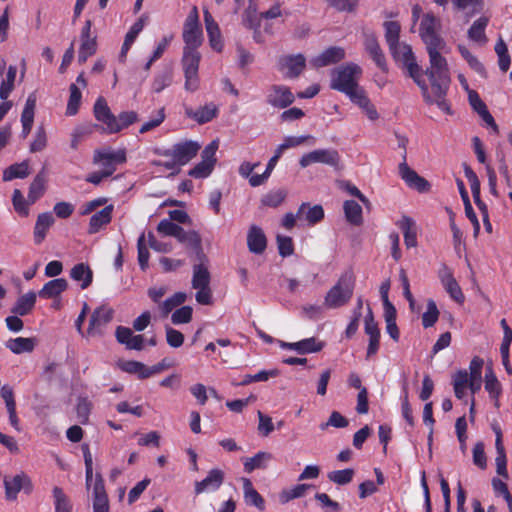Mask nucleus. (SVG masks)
Masks as SVG:
<instances>
[{"instance_id": "f257e3e1", "label": "nucleus", "mask_w": 512, "mask_h": 512, "mask_svg": "<svg viewBox=\"0 0 512 512\" xmlns=\"http://www.w3.org/2000/svg\"><path fill=\"white\" fill-rule=\"evenodd\" d=\"M444 46L428 47L427 52L430 67L423 71L420 67V79L424 82L425 90L420 89L427 104H436L438 108L448 115L453 111L446 99L450 85L449 69L446 59L440 54Z\"/></svg>"}, {"instance_id": "f03ea898", "label": "nucleus", "mask_w": 512, "mask_h": 512, "mask_svg": "<svg viewBox=\"0 0 512 512\" xmlns=\"http://www.w3.org/2000/svg\"><path fill=\"white\" fill-rule=\"evenodd\" d=\"M384 29L385 39L394 60L402 62L408 76L413 79L420 89L425 90L424 82L420 79V66L416 62L411 46L399 42L400 24L397 21H386Z\"/></svg>"}, {"instance_id": "7ed1b4c3", "label": "nucleus", "mask_w": 512, "mask_h": 512, "mask_svg": "<svg viewBox=\"0 0 512 512\" xmlns=\"http://www.w3.org/2000/svg\"><path fill=\"white\" fill-rule=\"evenodd\" d=\"M362 68L354 63L347 62L331 70L329 87L346 95L349 99L362 90L359 80L362 77Z\"/></svg>"}, {"instance_id": "20e7f679", "label": "nucleus", "mask_w": 512, "mask_h": 512, "mask_svg": "<svg viewBox=\"0 0 512 512\" xmlns=\"http://www.w3.org/2000/svg\"><path fill=\"white\" fill-rule=\"evenodd\" d=\"M93 112L96 120L104 125L103 130L108 134L118 133L138 121V114L135 111H123L115 116L102 96L97 98Z\"/></svg>"}, {"instance_id": "39448f33", "label": "nucleus", "mask_w": 512, "mask_h": 512, "mask_svg": "<svg viewBox=\"0 0 512 512\" xmlns=\"http://www.w3.org/2000/svg\"><path fill=\"white\" fill-rule=\"evenodd\" d=\"M210 280V265L207 257L193 260L192 287L197 290L195 298L199 304L208 305L211 303Z\"/></svg>"}, {"instance_id": "423d86ee", "label": "nucleus", "mask_w": 512, "mask_h": 512, "mask_svg": "<svg viewBox=\"0 0 512 512\" xmlns=\"http://www.w3.org/2000/svg\"><path fill=\"white\" fill-rule=\"evenodd\" d=\"M354 291V277L351 272L343 273L336 284L332 286L324 297V306L328 309H337L349 303Z\"/></svg>"}, {"instance_id": "0eeeda50", "label": "nucleus", "mask_w": 512, "mask_h": 512, "mask_svg": "<svg viewBox=\"0 0 512 512\" xmlns=\"http://www.w3.org/2000/svg\"><path fill=\"white\" fill-rule=\"evenodd\" d=\"M182 38L184 42L183 49L199 50L203 43L202 27L196 6L191 9L184 21Z\"/></svg>"}, {"instance_id": "6e6552de", "label": "nucleus", "mask_w": 512, "mask_h": 512, "mask_svg": "<svg viewBox=\"0 0 512 512\" xmlns=\"http://www.w3.org/2000/svg\"><path fill=\"white\" fill-rule=\"evenodd\" d=\"M201 53L199 50L183 49L181 59L182 69L185 76V89L194 92L199 87V64Z\"/></svg>"}, {"instance_id": "1a4fd4ad", "label": "nucleus", "mask_w": 512, "mask_h": 512, "mask_svg": "<svg viewBox=\"0 0 512 512\" xmlns=\"http://www.w3.org/2000/svg\"><path fill=\"white\" fill-rule=\"evenodd\" d=\"M93 162L108 176H111L118 164L126 162L125 149L113 151L110 149H99L94 152Z\"/></svg>"}, {"instance_id": "9d476101", "label": "nucleus", "mask_w": 512, "mask_h": 512, "mask_svg": "<svg viewBox=\"0 0 512 512\" xmlns=\"http://www.w3.org/2000/svg\"><path fill=\"white\" fill-rule=\"evenodd\" d=\"M440 20L432 13L423 15L420 23L419 34L426 48L433 46H445L444 40L439 36Z\"/></svg>"}, {"instance_id": "9b49d317", "label": "nucleus", "mask_w": 512, "mask_h": 512, "mask_svg": "<svg viewBox=\"0 0 512 512\" xmlns=\"http://www.w3.org/2000/svg\"><path fill=\"white\" fill-rule=\"evenodd\" d=\"M265 101L274 109L288 108L295 101V95L290 87L283 84H273L265 92Z\"/></svg>"}, {"instance_id": "f8f14e48", "label": "nucleus", "mask_w": 512, "mask_h": 512, "mask_svg": "<svg viewBox=\"0 0 512 512\" xmlns=\"http://www.w3.org/2000/svg\"><path fill=\"white\" fill-rule=\"evenodd\" d=\"M314 163H322L338 169L340 155L335 149H317L304 154L299 160L302 168H306Z\"/></svg>"}, {"instance_id": "ddd939ff", "label": "nucleus", "mask_w": 512, "mask_h": 512, "mask_svg": "<svg viewBox=\"0 0 512 512\" xmlns=\"http://www.w3.org/2000/svg\"><path fill=\"white\" fill-rule=\"evenodd\" d=\"M200 149V145L191 140L183 141L166 150L164 155L172 158L173 162L178 165H185L194 158Z\"/></svg>"}, {"instance_id": "4468645a", "label": "nucleus", "mask_w": 512, "mask_h": 512, "mask_svg": "<svg viewBox=\"0 0 512 512\" xmlns=\"http://www.w3.org/2000/svg\"><path fill=\"white\" fill-rule=\"evenodd\" d=\"M364 331L369 336L366 357L370 358L377 354L380 347V329L375 321L371 307H367V315L364 319Z\"/></svg>"}, {"instance_id": "2eb2a0df", "label": "nucleus", "mask_w": 512, "mask_h": 512, "mask_svg": "<svg viewBox=\"0 0 512 512\" xmlns=\"http://www.w3.org/2000/svg\"><path fill=\"white\" fill-rule=\"evenodd\" d=\"M306 68V58L303 54L284 55L279 59V70L289 79L299 77Z\"/></svg>"}, {"instance_id": "dca6fc26", "label": "nucleus", "mask_w": 512, "mask_h": 512, "mask_svg": "<svg viewBox=\"0 0 512 512\" xmlns=\"http://www.w3.org/2000/svg\"><path fill=\"white\" fill-rule=\"evenodd\" d=\"M4 487L5 495L8 500H15L21 490L29 494L33 489L30 478L24 473L17 474L13 477H5Z\"/></svg>"}, {"instance_id": "f3484780", "label": "nucleus", "mask_w": 512, "mask_h": 512, "mask_svg": "<svg viewBox=\"0 0 512 512\" xmlns=\"http://www.w3.org/2000/svg\"><path fill=\"white\" fill-rule=\"evenodd\" d=\"M399 174L410 188L416 189L420 193L430 190V183L425 178L418 175L417 172L410 168L407 162H405V154L403 155V161L399 164Z\"/></svg>"}, {"instance_id": "a211bd4d", "label": "nucleus", "mask_w": 512, "mask_h": 512, "mask_svg": "<svg viewBox=\"0 0 512 512\" xmlns=\"http://www.w3.org/2000/svg\"><path fill=\"white\" fill-rule=\"evenodd\" d=\"M113 309L108 306H100L95 309L91 315L87 333L90 336L100 335L103 328L112 320Z\"/></svg>"}, {"instance_id": "6ab92c4d", "label": "nucleus", "mask_w": 512, "mask_h": 512, "mask_svg": "<svg viewBox=\"0 0 512 512\" xmlns=\"http://www.w3.org/2000/svg\"><path fill=\"white\" fill-rule=\"evenodd\" d=\"M216 141L210 143L202 152V161L190 170L189 175L194 178H205L212 172L215 163Z\"/></svg>"}, {"instance_id": "aec40b11", "label": "nucleus", "mask_w": 512, "mask_h": 512, "mask_svg": "<svg viewBox=\"0 0 512 512\" xmlns=\"http://www.w3.org/2000/svg\"><path fill=\"white\" fill-rule=\"evenodd\" d=\"M346 56L345 49L339 46H330L321 54L313 57L310 64L316 68H322L341 62Z\"/></svg>"}, {"instance_id": "412c9836", "label": "nucleus", "mask_w": 512, "mask_h": 512, "mask_svg": "<svg viewBox=\"0 0 512 512\" xmlns=\"http://www.w3.org/2000/svg\"><path fill=\"white\" fill-rule=\"evenodd\" d=\"M439 278L449 296L459 304L465 300L461 287L453 276V273L447 266H443L439 271Z\"/></svg>"}, {"instance_id": "4be33fe9", "label": "nucleus", "mask_w": 512, "mask_h": 512, "mask_svg": "<svg viewBox=\"0 0 512 512\" xmlns=\"http://www.w3.org/2000/svg\"><path fill=\"white\" fill-rule=\"evenodd\" d=\"M364 46L365 50L370 55L376 66L383 72H388V65L385 55L378 43L376 36L373 33L365 34Z\"/></svg>"}, {"instance_id": "5701e85b", "label": "nucleus", "mask_w": 512, "mask_h": 512, "mask_svg": "<svg viewBox=\"0 0 512 512\" xmlns=\"http://www.w3.org/2000/svg\"><path fill=\"white\" fill-rule=\"evenodd\" d=\"M177 240L190 251V255L193 257L192 261L206 257L202 250L201 237L196 231H185L183 229Z\"/></svg>"}, {"instance_id": "b1692460", "label": "nucleus", "mask_w": 512, "mask_h": 512, "mask_svg": "<svg viewBox=\"0 0 512 512\" xmlns=\"http://www.w3.org/2000/svg\"><path fill=\"white\" fill-rule=\"evenodd\" d=\"M247 247L253 254L260 255L267 248V238L263 229L257 225H251L247 232Z\"/></svg>"}, {"instance_id": "393cba45", "label": "nucleus", "mask_w": 512, "mask_h": 512, "mask_svg": "<svg viewBox=\"0 0 512 512\" xmlns=\"http://www.w3.org/2000/svg\"><path fill=\"white\" fill-rule=\"evenodd\" d=\"M299 221H305L307 225L314 226L321 222L324 218V209L321 205L316 204L310 206L309 203L303 202L296 212Z\"/></svg>"}, {"instance_id": "a878e982", "label": "nucleus", "mask_w": 512, "mask_h": 512, "mask_svg": "<svg viewBox=\"0 0 512 512\" xmlns=\"http://www.w3.org/2000/svg\"><path fill=\"white\" fill-rule=\"evenodd\" d=\"M93 512H110L109 500L100 474L95 477L93 485Z\"/></svg>"}, {"instance_id": "bb28decb", "label": "nucleus", "mask_w": 512, "mask_h": 512, "mask_svg": "<svg viewBox=\"0 0 512 512\" xmlns=\"http://www.w3.org/2000/svg\"><path fill=\"white\" fill-rule=\"evenodd\" d=\"M204 23L211 48L217 52L223 49L221 30L208 9H204Z\"/></svg>"}, {"instance_id": "cd10ccee", "label": "nucleus", "mask_w": 512, "mask_h": 512, "mask_svg": "<svg viewBox=\"0 0 512 512\" xmlns=\"http://www.w3.org/2000/svg\"><path fill=\"white\" fill-rule=\"evenodd\" d=\"M115 336L117 341L124 344L127 349L140 351L144 348L143 335H135L130 328L117 327Z\"/></svg>"}, {"instance_id": "c85d7f7f", "label": "nucleus", "mask_w": 512, "mask_h": 512, "mask_svg": "<svg viewBox=\"0 0 512 512\" xmlns=\"http://www.w3.org/2000/svg\"><path fill=\"white\" fill-rule=\"evenodd\" d=\"M36 93L32 92L26 99V103L24 109L21 114V123H22V136L26 138L31 132L33 122H34V114L36 107Z\"/></svg>"}, {"instance_id": "c756f323", "label": "nucleus", "mask_w": 512, "mask_h": 512, "mask_svg": "<svg viewBox=\"0 0 512 512\" xmlns=\"http://www.w3.org/2000/svg\"><path fill=\"white\" fill-rule=\"evenodd\" d=\"M222 482V471L218 469L211 470L205 479L195 483V493L213 492L221 486Z\"/></svg>"}, {"instance_id": "7c9ffc66", "label": "nucleus", "mask_w": 512, "mask_h": 512, "mask_svg": "<svg viewBox=\"0 0 512 512\" xmlns=\"http://www.w3.org/2000/svg\"><path fill=\"white\" fill-rule=\"evenodd\" d=\"M114 206L112 204L106 205L101 211L93 214L89 221V234H95L100 231L102 227L109 224L112 219Z\"/></svg>"}, {"instance_id": "2f4dec72", "label": "nucleus", "mask_w": 512, "mask_h": 512, "mask_svg": "<svg viewBox=\"0 0 512 512\" xmlns=\"http://www.w3.org/2000/svg\"><path fill=\"white\" fill-rule=\"evenodd\" d=\"M350 101L357 105L371 121H375L379 118V113L364 88L358 90V93L350 98Z\"/></svg>"}, {"instance_id": "473e14b6", "label": "nucleus", "mask_w": 512, "mask_h": 512, "mask_svg": "<svg viewBox=\"0 0 512 512\" xmlns=\"http://www.w3.org/2000/svg\"><path fill=\"white\" fill-rule=\"evenodd\" d=\"M54 217L50 212H44L38 215L34 227V241L40 244L46 237L50 227L54 224Z\"/></svg>"}, {"instance_id": "72a5a7b5", "label": "nucleus", "mask_w": 512, "mask_h": 512, "mask_svg": "<svg viewBox=\"0 0 512 512\" xmlns=\"http://www.w3.org/2000/svg\"><path fill=\"white\" fill-rule=\"evenodd\" d=\"M68 287V283L64 278H57L48 281L39 291V296L44 299L55 298L64 292Z\"/></svg>"}, {"instance_id": "f704fd0d", "label": "nucleus", "mask_w": 512, "mask_h": 512, "mask_svg": "<svg viewBox=\"0 0 512 512\" xmlns=\"http://www.w3.org/2000/svg\"><path fill=\"white\" fill-rule=\"evenodd\" d=\"M488 24L489 18L487 16H481L475 20L468 30V38L474 42L485 44L488 40L485 34Z\"/></svg>"}, {"instance_id": "c9c22d12", "label": "nucleus", "mask_w": 512, "mask_h": 512, "mask_svg": "<svg viewBox=\"0 0 512 512\" xmlns=\"http://www.w3.org/2000/svg\"><path fill=\"white\" fill-rule=\"evenodd\" d=\"M485 390L489 393L490 398L494 400V406L500 407L499 397L502 393V387L497 377L493 373L492 368H488L485 374Z\"/></svg>"}, {"instance_id": "e433bc0d", "label": "nucleus", "mask_w": 512, "mask_h": 512, "mask_svg": "<svg viewBox=\"0 0 512 512\" xmlns=\"http://www.w3.org/2000/svg\"><path fill=\"white\" fill-rule=\"evenodd\" d=\"M243 493L245 502L248 505L255 506L259 510L265 509V501L259 492L254 488L252 482L249 479H244L243 482Z\"/></svg>"}, {"instance_id": "4c0bfd02", "label": "nucleus", "mask_w": 512, "mask_h": 512, "mask_svg": "<svg viewBox=\"0 0 512 512\" xmlns=\"http://www.w3.org/2000/svg\"><path fill=\"white\" fill-rule=\"evenodd\" d=\"M216 113L217 108L212 103L207 104L196 111L191 108L186 109V115L197 121L199 124H204L211 121L216 116Z\"/></svg>"}, {"instance_id": "58836bf2", "label": "nucleus", "mask_w": 512, "mask_h": 512, "mask_svg": "<svg viewBox=\"0 0 512 512\" xmlns=\"http://www.w3.org/2000/svg\"><path fill=\"white\" fill-rule=\"evenodd\" d=\"M271 459V454L267 452H258L253 457L242 458L244 471L246 473H252L256 469L266 468L267 462Z\"/></svg>"}, {"instance_id": "ea45409f", "label": "nucleus", "mask_w": 512, "mask_h": 512, "mask_svg": "<svg viewBox=\"0 0 512 512\" xmlns=\"http://www.w3.org/2000/svg\"><path fill=\"white\" fill-rule=\"evenodd\" d=\"M70 276L75 281H81V288L86 289L92 282V270L84 263L76 264L70 271Z\"/></svg>"}, {"instance_id": "a19ab883", "label": "nucleus", "mask_w": 512, "mask_h": 512, "mask_svg": "<svg viewBox=\"0 0 512 512\" xmlns=\"http://www.w3.org/2000/svg\"><path fill=\"white\" fill-rule=\"evenodd\" d=\"M346 220L352 225H361L363 222L362 207L354 200H346L343 204Z\"/></svg>"}, {"instance_id": "79ce46f5", "label": "nucleus", "mask_w": 512, "mask_h": 512, "mask_svg": "<svg viewBox=\"0 0 512 512\" xmlns=\"http://www.w3.org/2000/svg\"><path fill=\"white\" fill-rule=\"evenodd\" d=\"M46 174L44 171L39 172L29 187L28 202L35 203L45 192Z\"/></svg>"}, {"instance_id": "37998d69", "label": "nucleus", "mask_w": 512, "mask_h": 512, "mask_svg": "<svg viewBox=\"0 0 512 512\" xmlns=\"http://www.w3.org/2000/svg\"><path fill=\"white\" fill-rule=\"evenodd\" d=\"M6 347L14 354L32 352L35 347L33 338L17 337L6 342Z\"/></svg>"}, {"instance_id": "c03bdc74", "label": "nucleus", "mask_w": 512, "mask_h": 512, "mask_svg": "<svg viewBox=\"0 0 512 512\" xmlns=\"http://www.w3.org/2000/svg\"><path fill=\"white\" fill-rule=\"evenodd\" d=\"M398 225L403 231L404 242L407 248L415 247L417 245V235L413 229L414 221L408 216H403Z\"/></svg>"}, {"instance_id": "a18cd8bd", "label": "nucleus", "mask_w": 512, "mask_h": 512, "mask_svg": "<svg viewBox=\"0 0 512 512\" xmlns=\"http://www.w3.org/2000/svg\"><path fill=\"white\" fill-rule=\"evenodd\" d=\"M35 302L36 293L28 292L19 297L15 306L12 309V312L16 315L25 316L33 309Z\"/></svg>"}, {"instance_id": "49530a36", "label": "nucleus", "mask_w": 512, "mask_h": 512, "mask_svg": "<svg viewBox=\"0 0 512 512\" xmlns=\"http://www.w3.org/2000/svg\"><path fill=\"white\" fill-rule=\"evenodd\" d=\"M309 488H311V485L309 484H297L292 488L283 489L279 493V502L281 504H286L293 499L303 497Z\"/></svg>"}, {"instance_id": "de8ad7c7", "label": "nucleus", "mask_w": 512, "mask_h": 512, "mask_svg": "<svg viewBox=\"0 0 512 512\" xmlns=\"http://www.w3.org/2000/svg\"><path fill=\"white\" fill-rule=\"evenodd\" d=\"M29 165L28 162L24 161L22 163L13 164L9 166L6 170L3 172V180L4 181H11L16 178H25L29 175Z\"/></svg>"}, {"instance_id": "09e8293b", "label": "nucleus", "mask_w": 512, "mask_h": 512, "mask_svg": "<svg viewBox=\"0 0 512 512\" xmlns=\"http://www.w3.org/2000/svg\"><path fill=\"white\" fill-rule=\"evenodd\" d=\"M494 49L498 56L499 69L504 73L507 72L511 64V58L507 45L501 37L496 42Z\"/></svg>"}, {"instance_id": "8fccbe9b", "label": "nucleus", "mask_w": 512, "mask_h": 512, "mask_svg": "<svg viewBox=\"0 0 512 512\" xmlns=\"http://www.w3.org/2000/svg\"><path fill=\"white\" fill-rule=\"evenodd\" d=\"M494 49L498 56L499 69L504 73L507 72L511 64V58L507 45L501 37L496 42Z\"/></svg>"}, {"instance_id": "3c124183", "label": "nucleus", "mask_w": 512, "mask_h": 512, "mask_svg": "<svg viewBox=\"0 0 512 512\" xmlns=\"http://www.w3.org/2000/svg\"><path fill=\"white\" fill-rule=\"evenodd\" d=\"M286 195L283 189L271 190L263 195L261 204L266 207L277 208L284 202Z\"/></svg>"}, {"instance_id": "603ef678", "label": "nucleus", "mask_w": 512, "mask_h": 512, "mask_svg": "<svg viewBox=\"0 0 512 512\" xmlns=\"http://www.w3.org/2000/svg\"><path fill=\"white\" fill-rule=\"evenodd\" d=\"M324 343L315 337L305 338L297 342L298 354H309L319 352L323 349Z\"/></svg>"}, {"instance_id": "864d4df0", "label": "nucleus", "mask_w": 512, "mask_h": 512, "mask_svg": "<svg viewBox=\"0 0 512 512\" xmlns=\"http://www.w3.org/2000/svg\"><path fill=\"white\" fill-rule=\"evenodd\" d=\"M55 512H72V504L60 487L53 488Z\"/></svg>"}, {"instance_id": "5fc2aeb1", "label": "nucleus", "mask_w": 512, "mask_h": 512, "mask_svg": "<svg viewBox=\"0 0 512 512\" xmlns=\"http://www.w3.org/2000/svg\"><path fill=\"white\" fill-rule=\"evenodd\" d=\"M69 91L70 96L67 103L66 114L69 116H73L77 114L79 110L82 94L79 87L76 84H71L69 87Z\"/></svg>"}, {"instance_id": "6e6d98bb", "label": "nucleus", "mask_w": 512, "mask_h": 512, "mask_svg": "<svg viewBox=\"0 0 512 512\" xmlns=\"http://www.w3.org/2000/svg\"><path fill=\"white\" fill-rule=\"evenodd\" d=\"M17 67L9 66L6 78L2 81L0 86V98L5 100L8 98L14 88V82L16 79Z\"/></svg>"}, {"instance_id": "4d7b16f0", "label": "nucleus", "mask_w": 512, "mask_h": 512, "mask_svg": "<svg viewBox=\"0 0 512 512\" xmlns=\"http://www.w3.org/2000/svg\"><path fill=\"white\" fill-rule=\"evenodd\" d=\"M157 231L162 235L173 236L178 239L183 228L175 224L171 219H163L158 223Z\"/></svg>"}, {"instance_id": "13d9d810", "label": "nucleus", "mask_w": 512, "mask_h": 512, "mask_svg": "<svg viewBox=\"0 0 512 512\" xmlns=\"http://www.w3.org/2000/svg\"><path fill=\"white\" fill-rule=\"evenodd\" d=\"M439 318V310L434 300L427 301V310L422 315V325L424 328L432 327Z\"/></svg>"}, {"instance_id": "bf43d9fd", "label": "nucleus", "mask_w": 512, "mask_h": 512, "mask_svg": "<svg viewBox=\"0 0 512 512\" xmlns=\"http://www.w3.org/2000/svg\"><path fill=\"white\" fill-rule=\"evenodd\" d=\"M187 299V294L184 292H177L173 296L167 298L160 305V310L164 315H168L174 308L183 304Z\"/></svg>"}, {"instance_id": "052dcab7", "label": "nucleus", "mask_w": 512, "mask_h": 512, "mask_svg": "<svg viewBox=\"0 0 512 512\" xmlns=\"http://www.w3.org/2000/svg\"><path fill=\"white\" fill-rule=\"evenodd\" d=\"M458 50L469 66L478 74L485 75L486 70L483 64L465 46L459 45Z\"/></svg>"}, {"instance_id": "680f3d73", "label": "nucleus", "mask_w": 512, "mask_h": 512, "mask_svg": "<svg viewBox=\"0 0 512 512\" xmlns=\"http://www.w3.org/2000/svg\"><path fill=\"white\" fill-rule=\"evenodd\" d=\"M354 474L355 472L351 468L335 470L328 473V479L335 484L346 485L352 481Z\"/></svg>"}, {"instance_id": "e2e57ef3", "label": "nucleus", "mask_w": 512, "mask_h": 512, "mask_svg": "<svg viewBox=\"0 0 512 512\" xmlns=\"http://www.w3.org/2000/svg\"><path fill=\"white\" fill-rule=\"evenodd\" d=\"M12 202L15 211L21 215V216H28L29 214V205L32 203L28 202V199L26 200L22 194V192L19 189H15L13 191V197Z\"/></svg>"}, {"instance_id": "0e129e2a", "label": "nucleus", "mask_w": 512, "mask_h": 512, "mask_svg": "<svg viewBox=\"0 0 512 512\" xmlns=\"http://www.w3.org/2000/svg\"><path fill=\"white\" fill-rule=\"evenodd\" d=\"M96 47V39H81L78 61L80 63L86 62L88 57L92 56L96 52Z\"/></svg>"}, {"instance_id": "69168bd1", "label": "nucleus", "mask_w": 512, "mask_h": 512, "mask_svg": "<svg viewBox=\"0 0 512 512\" xmlns=\"http://www.w3.org/2000/svg\"><path fill=\"white\" fill-rule=\"evenodd\" d=\"M193 309L190 306H182L175 310L171 315V321L174 325L189 323L192 319Z\"/></svg>"}, {"instance_id": "338daca9", "label": "nucleus", "mask_w": 512, "mask_h": 512, "mask_svg": "<svg viewBox=\"0 0 512 512\" xmlns=\"http://www.w3.org/2000/svg\"><path fill=\"white\" fill-rule=\"evenodd\" d=\"M276 242L280 256L289 257L294 253V243L291 237L277 235Z\"/></svg>"}, {"instance_id": "774afa93", "label": "nucleus", "mask_w": 512, "mask_h": 512, "mask_svg": "<svg viewBox=\"0 0 512 512\" xmlns=\"http://www.w3.org/2000/svg\"><path fill=\"white\" fill-rule=\"evenodd\" d=\"M92 404L86 398H80L76 406V413L81 424L88 423Z\"/></svg>"}]
</instances>
